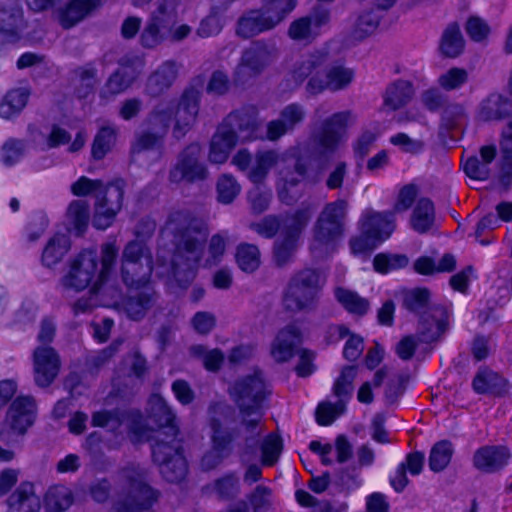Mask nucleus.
Wrapping results in <instances>:
<instances>
[{
    "instance_id": "obj_1",
    "label": "nucleus",
    "mask_w": 512,
    "mask_h": 512,
    "mask_svg": "<svg viewBox=\"0 0 512 512\" xmlns=\"http://www.w3.org/2000/svg\"><path fill=\"white\" fill-rule=\"evenodd\" d=\"M208 229L187 210L173 211L162 230V245L157 251L156 274L169 285L186 288L195 278L203 257Z\"/></svg>"
},
{
    "instance_id": "obj_2",
    "label": "nucleus",
    "mask_w": 512,
    "mask_h": 512,
    "mask_svg": "<svg viewBox=\"0 0 512 512\" xmlns=\"http://www.w3.org/2000/svg\"><path fill=\"white\" fill-rule=\"evenodd\" d=\"M200 101L201 90L191 86L183 92L176 105L159 103L148 115L147 129L136 137L132 152L141 153L160 148L172 120H174L173 136L177 139L184 137L196 122Z\"/></svg>"
},
{
    "instance_id": "obj_3",
    "label": "nucleus",
    "mask_w": 512,
    "mask_h": 512,
    "mask_svg": "<svg viewBox=\"0 0 512 512\" xmlns=\"http://www.w3.org/2000/svg\"><path fill=\"white\" fill-rule=\"evenodd\" d=\"M119 248L115 240L100 245L99 249L90 247L73 255L66 263L60 279L63 290L82 292L88 290L98 294L105 287H113L110 280L118 258Z\"/></svg>"
},
{
    "instance_id": "obj_4",
    "label": "nucleus",
    "mask_w": 512,
    "mask_h": 512,
    "mask_svg": "<svg viewBox=\"0 0 512 512\" xmlns=\"http://www.w3.org/2000/svg\"><path fill=\"white\" fill-rule=\"evenodd\" d=\"M148 406L149 417L160 428L156 431L155 442L152 445L153 459L167 481H181L187 474V463L181 451V443L177 439L175 414L159 394H153L149 398Z\"/></svg>"
},
{
    "instance_id": "obj_5",
    "label": "nucleus",
    "mask_w": 512,
    "mask_h": 512,
    "mask_svg": "<svg viewBox=\"0 0 512 512\" xmlns=\"http://www.w3.org/2000/svg\"><path fill=\"white\" fill-rule=\"evenodd\" d=\"M328 51L318 49L303 55L289 72V81L294 86H300L307 80L306 91L318 95L325 90L340 91L346 89L354 80V70L335 63L326 67Z\"/></svg>"
},
{
    "instance_id": "obj_6",
    "label": "nucleus",
    "mask_w": 512,
    "mask_h": 512,
    "mask_svg": "<svg viewBox=\"0 0 512 512\" xmlns=\"http://www.w3.org/2000/svg\"><path fill=\"white\" fill-rule=\"evenodd\" d=\"M292 157H294L292 151L284 153L274 150L259 151L253 158L247 176L253 183L258 184L265 181L271 170L277 171L279 178L276 186L279 198L282 202L291 204L300 196L297 186L306 173V168L300 161L295 162L294 170L288 169Z\"/></svg>"
},
{
    "instance_id": "obj_7",
    "label": "nucleus",
    "mask_w": 512,
    "mask_h": 512,
    "mask_svg": "<svg viewBox=\"0 0 512 512\" xmlns=\"http://www.w3.org/2000/svg\"><path fill=\"white\" fill-rule=\"evenodd\" d=\"M257 119L242 111L230 113L218 126L210 141L208 159L213 164H224L239 142L258 137Z\"/></svg>"
},
{
    "instance_id": "obj_8",
    "label": "nucleus",
    "mask_w": 512,
    "mask_h": 512,
    "mask_svg": "<svg viewBox=\"0 0 512 512\" xmlns=\"http://www.w3.org/2000/svg\"><path fill=\"white\" fill-rule=\"evenodd\" d=\"M71 192L78 197L95 196L93 225L97 229L105 230L110 227L122 207L124 196L122 181L105 185L102 180L81 176L72 183Z\"/></svg>"
},
{
    "instance_id": "obj_9",
    "label": "nucleus",
    "mask_w": 512,
    "mask_h": 512,
    "mask_svg": "<svg viewBox=\"0 0 512 512\" xmlns=\"http://www.w3.org/2000/svg\"><path fill=\"white\" fill-rule=\"evenodd\" d=\"M229 392L241 410L246 431L252 436L259 435L262 431L261 403L269 392L262 373L255 370L253 374L239 378L231 385Z\"/></svg>"
},
{
    "instance_id": "obj_10",
    "label": "nucleus",
    "mask_w": 512,
    "mask_h": 512,
    "mask_svg": "<svg viewBox=\"0 0 512 512\" xmlns=\"http://www.w3.org/2000/svg\"><path fill=\"white\" fill-rule=\"evenodd\" d=\"M158 494L145 481V473L136 467L123 469L117 480L115 508L119 512H141L151 507Z\"/></svg>"
},
{
    "instance_id": "obj_11",
    "label": "nucleus",
    "mask_w": 512,
    "mask_h": 512,
    "mask_svg": "<svg viewBox=\"0 0 512 512\" xmlns=\"http://www.w3.org/2000/svg\"><path fill=\"white\" fill-rule=\"evenodd\" d=\"M347 210V202L341 199L324 206L313 229L311 251L315 257L327 255L334 250L336 242L344 233Z\"/></svg>"
},
{
    "instance_id": "obj_12",
    "label": "nucleus",
    "mask_w": 512,
    "mask_h": 512,
    "mask_svg": "<svg viewBox=\"0 0 512 512\" xmlns=\"http://www.w3.org/2000/svg\"><path fill=\"white\" fill-rule=\"evenodd\" d=\"M324 283L325 277L317 270L299 271L290 279L285 290L283 296L285 308L292 312L312 310Z\"/></svg>"
},
{
    "instance_id": "obj_13",
    "label": "nucleus",
    "mask_w": 512,
    "mask_h": 512,
    "mask_svg": "<svg viewBox=\"0 0 512 512\" xmlns=\"http://www.w3.org/2000/svg\"><path fill=\"white\" fill-rule=\"evenodd\" d=\"M297 0H271L259 10H252L243 15L237 26V34L251 38L276 27L292 12Z\"/></svg>"
},
{
    "instance_id": "obj_14",
    "label": "nucleus",
    "mask_w": 512,
    "mask_h": 512,
    "mask_svg": "<svg viewBox=\"0 0 512 512\" xmlns=\"http://www.w3.org/2000/svg\"><path fill=\"white\" fill-rule=\"evenodd\" d=\"M152 270L148 248L140 241L129 242L121 259L122 279L126 286L135 290L147 287Z\"/></svg>"
},
{
    "instance_id": "obj_15",
    "label": "nucleus",
    "mask_w": 512,
    "mask_h": 512,
    "mask_svg": "<svg viewBox=\"0 0 512 512\" xmlns=\"http://www.w3.org/2000/svg\"><path fill=\"white\" fill-rule=\"evenodd\" d=\"M231 409L225 405H215L211 409V450L202 458V467L212 469L219 465L229 455L230 445L233 440L232 433L228 430Z\"/></svg>"
},
{
    "instance_id": "obj_16",
    "label": "nucleus",
    "mask_w": 512,
    "mask_h": 512,
    "mask_svg": "<svg viewBox=\"0 0 512 512\" xmlns=\"http://www.w3.org/2000/svg\"><path fill=\"white\" fill-rule=\"evenodd\" d=\"M356 123V115L345 110L326 118L312 136L315 149L321 155L332 154L346 138V131Z\"/></svg>"
},
{
    "instance_id": "obj_17",
    "label": "nucleus",
    "mask_w": 512,
    "mask_h": 512,
    "mask_svg": "<svg viewBox=\"0 0 512 512\" xmlns=\"http://www.w3.org/2000/svg\"><path fill=\"white\" fill-rule=\"evenodd\" d=\"M312 212L313 208L307 205L285 219L280 237L274 247V258L278 265H283L291 259L301 232L310 220Z\"/></svg>"
},
{
    "instance_id": "obj_18",
    "label": "nucleus",
    "mask_w": 512,
    "mask_h": 512,
    "mask_svg": "<svg viewBox=\"0 0 512 512\" xmlns=\"http://www.w3.org/2000/svg\"><path fill=\"white\" fill-rule=\"evenodd\" d=\"M276 58V51L273 47L262 42H255L244 50L238 63L234 79L236 82L244 83L256 77L264 71Z\"/></svg>"
},
{
    "instance_id": "obj_19",
    "label": "nucleus",
    "mask_w": 512,
    "mask_h": 512,
    "mask_svg": "<svg viewBox=\"0 0 512 512\" xmlns=\"http://www.w3.org/2000/svg\"><path fill=\"white\" fill-rule=\"evenodd\" d=\"M200 157L201 147L199 144L187 146L170 171V181L173 183H191L204 180L208 172L205 165L199 161Z\"/></svg>"
},
{
    "instance_id": "obj_20",
    "label": "nucleus",
    "mask_w": 512,
    "mask_h": 512,
    "mask_svg": "<svg viewBox=\"0 0 512 512\" xmlns=\"http://www.w3.org/2000/svg\"><path fill=\"white\" fill-rule=\"evenodd\" d=\"M126 423L128 430L135 435L137 441L150 440L149 431L142 425V416L138 411L121 413L118 410H101L93 413L92 425L117 429Z\"/></svg>"
},
{
    "instance_id": "obj_21",
    "label": "nucleus",
    "mask_w": 512,
    "mask_h": 512,
    "mask_svg": "<svg viewBox=\"0 0 512 512\" xmlns=\"http://www.w3.org/2000/svg\"><path fill=\"white\" fill-rule=\"evenodd\" d=\"M329 22V10L316 9L311 15L293 21L288 35L295 41L311 42L327 29Z\"/></svg>"
},
{
    "instance_id": "obj_22",
    "label": "nucleus",
    "mask_w": 512,
    "mask_h": 512,
    "mask_svg": "<svg viewBox=\"0 0 512 512\" xmlns=\"http://www.w3.org/2000/svg\"><path fill=\"white\" fill-rule=\"evenodd\" d=\"M358 228L363 235H371L372 239H378L383 243L390 238L396 228L394 212L366 209L361 214Z\"/></svg>"
},
{
    "instance_id": "obj_23",
    "label": "nucleus",
    "mask_w": 512,
    "mask_h": 512,
    "mask_svg": "<svg viewBox=\"0 0 512 512\" xmlns=\"http://www.w3.org/2000/svg\"><path fill=\"white\" fill-rule=\"evenodd\" d=\"M61 362L57 352L50 346L39 345L33 352V372L35 383L48 387L57 377Z\"/></svg>"
},
{
    "instance_id": "obj_24",
    "label": "nucleus",
    "mask_w": 512,
    "mask_h": 512,
    "mask_svg": "<svg viewBox=\"0 0 512 512\" xmlns=\"http://www.w3.org/2000/svg\"><path fill=\"white\" fill-rule=\"evenodd\" d=\"M301 342V331L296 324H289L278 331L270 344V356L276 363L290 361Z\"/></svg>"
},
{
    "instance_id": "obj_25",
    "label": "nucleus",
    "mask_w": 512,
    "mask_h": 512,
    "mask_svg": "<svg viewBox=\"0 0 512 512\" xmlns=\"http://www.w3.org/2000/svg\"><path fill=\"white\" fill-rule=\"evenodd\" d=\"M34 419V400L31 397L19 396L12 402L7 411L5 426L13 433L24 434L33 424Z\"/></svg>"
},
{
    "instance_id": "obj_26",
    "label": "nucleus",
    "mask_w": 512,
    "mask_h": 512,
    "mask_svg": "<svg viewBox=\"0 0 512 512\" xmlns=\"http://www.w3.org/2000/svg\"><path fill=\"white\" fill-rule=\"evenodd\" d=\"M144 68L143 60L136 58L131 64L122 63L120 68L107 80L101 96L108 98L126 91Z\"/></svg>"
},
{
    "instance_id": "obj_27",
    "label": "nucleus",
    "mask_w": 512,
    "mask_h": 512,
    "mask_svg": "<svg viewBox=\"0 0 512 512\" xmlns=\"http://www.w3.org/2000/svg\"><path fill=\"white\" fill-rule=\"evenodd\" d=\"M305 116L306 111L302 105L291 103L285 106L281 110L279 118L267 124V138L274 141L293 131L297 125L303 122Z\"/></svg>"
},
{
    "instance_id": "obj_28",
    "label": "nucleus",
    "mask_w": 512,
    "mask_h": 512,
    "mask_svg": "<svg viewBox=\"0 0 512 512\" xmlns=\"http://www.w3.org/2000/svg\"><path fill=\"white\" fill-rule=\"evenodd\" d=\"M177 76V63L165 61L148 77L145 92L151 97L160 96L172 86Z\"/></svg>"
},
{
    "instance_id": "obj_29",
    "label": "nucleus",
    "mask_w": 512,
    "mask_h": 512,
    "mask_svg": "<svg viewBox=\"0 0 512 512\" xmlns=\"http://www.w3.org/2000/svg\"><path fill=\"white\" fill-rule=\"evenodd\" d=\"M24 28V13L19 0H5L0 3V32L17 35Z\"/></svg>"
},
{
    "instance_id": "obj_30",
    "label": "nucleus",
    "mask_w": 512,
    "mask_h": 512,
    "mask_svg": "<svg viewBox=\"0 0 512 512\" xmlns=\"http://www.w3.org/2000/svg\"><path fill=\"white\" fill-rule=\"evenodd\" d=\"M447 324V312L444 307H432L422 317L420 322V334L422 340L431 342L441 337Z\"/></svg>"
},
{
    "instance_id": "obj_31",
    "label": "nucleus",
    "mask_w": 512,
    "mask_h": 512,
    "mask_svg": "<svg viewBox=\"0 0 512 512\" xmlns=\"http://www.w3.org/2000/svg\"><path fill=\"white\" fill-rule=\"evenodd\" d=\"M495 155L494 146H483L479 156L470 157L463 162L464 172L472 180H486L490 175V165Z\"/></svg>"
},
{
    "instance_id": "obj_32",
    "label": "nucleus",
    "mask_w": 512,
    "mask_h": 512,
    "mask_svg": "<svg viewBox=\"0 0 512 512\" xmlns=\"http://www.w3.org/2000/svg\"><path fill=\"white\" fill-rule=\"evenodd\" d=\"M120 296L118 298V304L116 306H121V308L126 312L127 316L133 320H139L145 316L148 310L152 308L154 305V292L150 287L143 288L140 292H134V294L130 295L128 299L119 302Z\"/></svg>"
},
{
    "instance_id": "obj_33",
    "label": "nucleus",
    "mask_w": 512,
    "mask_h": 512,
    "mask_svg": "<svg viewBox=\"0 0 512 512\" xmlns=\"http://www.w3.org/2000/svg\"><path fill=\"white\" fill-rule=\"evenodd\" d=\"M30 96L31 90L26 86L7 91L0 102V117L10 120L20 115L27 106Z\"/></svg>"
},
{
    "instance_id": "obj_34",
    "label": "nucleus",
    "mask_w": 512,
    "mask_h": 512,
    "mask_svg": "<svg viewBox=\"0 0 512 512\" xmlns=\"http://www.w3.org/2000/svg\"><path fill=\"white\" fill-rule=\"evenodd\" d=\"M414 88L410 81L397 80L391 83L383 96V109L395 111L408 104L414 96Z\"/></svg>"
},
{
    "instance_id": "obj_35",
    "label": "nucleus",
    "mask_w": 512,
    "mask_h": 512,
    "mask_svg": "<svg viewBox=\"0 0 512 512\" xmlns=\"http://www.w3.org/2000/svg\"><path fill=\"white\" fill-rule=\"evenodd\" d=\"M40 501L31 483H22L8 499L7 512H38Z\"/></svg>"
},
{
    "instance_id": "obj_36",
    "label": "nucleus",
    "mask_w": 512,
    "mask_h": 512,
    "mask_svg": "<svg viewBox=\"0 0 512 512\" xmlns=\"http://www.w3.org/2000/svg\"><path fill=\"white\" fill-rule=\"evenodd\" d=\"M98 5L99 0H72L64 8L58 10L57 19L64 28H70Z\"/></svg>"
},
{
    "instance_id": "obj_37",
    "label": "nucleus",
    "mask_w": 512,
    "mask_h": 512,
    "mask_svg": "<svg viewBox=\"0 0 512 512\" xmlns=\"http://www.w3.org/2000/svg\"><path fill=\"white\" fill-rule=\"evenodd\" d=\"M119 295L120 290L116 287H105L98 294L88 291V295L79 298L72 308L75 314L86 313L99 305L118 304Z\"/></svg>"
},
{
    "instance_id": "obj_38",
    "label": "nucleus",
    "mask_w": 512,
    "mask_h": 512,
    "mask_svg": "<svg viewBox=\"0 0 512 512\" xmlns=\"http://www.w3.org/2000/svg\"><path fill=\"white\" fill-rule=\"evenodd\" d=\"M509 458L510 453L506 447H483L475 453L474 463L478 469L494 471L504 466Z\"/></svg>"
},
{
    "instance_id": "obj_39",
    "label": "nucleus",
    "mask_w": 512,
    "mask_h": 512,
    "mask_svg": "<svg viewBox=\"0 0 512 512\" xmlns=\"http://www.w3.org/2000/svg\"><path fill=\"white\" fill-rule=\"evenodd\" d=\"M436 223L434 204L428 198H421L417 201L411 218L410 225L418 233H425L431 230Z\"/></svg>"
},
{
    "instance_id": "obj_40",
    "label": "nucleus",
    "mask_w": 512,
    "mask_h": 512,
    "mask_svg": "<svg viewBox=\"0 0 512 512\" xmlns=\"http://www.w3.org/2000/svg\"><path fill=\"white\" fill-rule=\"evenodd\" d=\"M70 247V239L66 234H55L43 249L42 264L46 267L57 265L70 250Z\"/></svg>"
},
{
    "instance_id": "obj_41",
    "label": "nucleus",
    "mask_w": 512,
    "mask_h": 512,
    "mask_svg": "<svg viewBox=\"0 0 512 512\" xmlns=\"http://www.w3.org/2000/svg\"><path fill=\"white\" fill-rule=\"evenodd\" d=\"M89 222V205L84 200H73L66 211L68 229L76 235H82Z\"/></svg>"
},
{
    "instance_id": "obj_42",
    "label": "nucleus",
    "mask_w": 512,
    "mask_h": 512,
    "mask_svg": "<svg viewBox=\"0 0 512 512\" xmlns=\"http://www.w3.org/2000/svg\"><path fill=\"white\" fill-rule=\"evenodd\" d=\"M448 93V73L442 74L437 83L421 94V102L429 111L435 112L446 103Z\"/></svg>"
},
{
    "instance_id": "obj_43",
    "label": "nucleus",
    "mask_w": 512,
    "mask_h": 512,
    "mask_svg": "<svg viewBox=\"0 0 512 512\" xmlns=\"http://www.w3.org/2000/svg\"><path fill=\"white\" fill-rule=\"evenodd\" d=\"M335 297L343 308L353 315L363 316L370 308L369 301L366 298L361 297L355 291L343 287L335 289Z\"/></svg>"
},
{
    "instance_id": "obj_44",
    "label": "nucleus",
    "mask_w": 512,
    "mask_h": 512,
    "mask_svg": "<svg viewBox=\"0 0 512 512\" xmlns=\"http://www.w3.org/2000/svg\"><path fill=\"white\" fill-rule=\"evenodd\" d=\"M511 108L510 102L500 94L489 95L480 105L479 117L482 120H495L504 116Z\"/></svg>"
},
{
    "instance_id": "obj_45",
    "label": "nucleus",
    "mask_w": 512,
    "mask_h": 512,
    "mask_svg": "<svg viewBox=\"0 0 512 512\" xmlns=\"http://www.w3.org/2000/svg\"><path fill=\"white\" fill-rule=\"evenodd\" d=\"M164 24L158 17L150 16L140 32L139 42L146 49H154L161 45L166 36L163 31Z\"/></svg>"
},
{
    "instance_id": "obj_46",
    "label": "nucleus",
    "mask_w": 512,
    "mask_h": 512,
    "mask_svg": "<svg viewBox=\"0 0 512 512\" xmlns=\"http://www.w3.org/2000/svg\"><path fill=\"white\" fill-rule=\"evenodd\" d=\"M246 502L252 512H269L274 507L273 490L259 484L246 496Z\"/></svg>"
},
{
    "instance_id": "obj_47",
    "label": "nucleus",
    "mask_w": 512,
    "mask_h": 512,
    "mask_svg": "<svg viewBox=\"0 0 512 512\" xmlns=\"http://www.w3.org/2000/svg\"><path fill=\"white\" fill-rule=\"evenodd\" d=\"M73 502L71 490L64 485H56L47 491L45 505L50 512H63Z\"/></svg>"
},
{
    "instance_id": "obj_48",
    "label": "nucleus",
    "mask_w": 512,
    "mask_h": 512,
    "mask_svg": "<svg viewBox=\"0 0 512 512\" xmlns=\"http://www.w3.org/2000/svg\"><path fill=\"white\" fill-rule=\"evenodd\" d=\"M497 218L493 214L484 216L477 224V231L485 229H497L500 227V221L512 222V202H501L496 208Z\"/></svg>"
},
{
    "instance_id": "obj_49",
    "label": "nucleus",
    "mask_w": 512,
    "mask_h": 512,
    "mask_svg": "<svg viewBox=\"0 0 512 512\" xmlns=\"http://www.w3.org/2000/svg\"><path fill=\"white\" fill-rule=\"evenodd\" d=\"M357 375V369L354 366H346L341 370L340 375L335 379L333 393L338 399H343L347 403L352 395L353 381Z\"/></svg>"
},
{
    "instance_id": "obj_50",
    "label": "nucleus",
    "mask_w": 512,
    "mask_h": 512,
    "mask_svg": "<svg viewBox=\"0 0 512 512\" xmlns=\"http://www.w3.org/2000/svg\"><path fill=\"white\" fill-rule=\"evenodd\" d=\"M236 261L245 272H253L260 265V252L255 245L241 244L237 248Z\"/></svg>"
},
{
    "instance_id": "obj_51",
    "label": "nucleus",
    "mask_w": 512,
    "mask_h": 512,
    "mask_svg": "<svg viewBox=\"0 0 512 512\" xmlns=\"http://www.w3.org/2000/svg\"><path fill=\"white\" fill-rule=\"evenodd\" d=\"M409 263V259L404 254H378L373 260L374 269L382 274L394 270L402 269Z\"/></svg>"
},
{
    "instance_id": "obj_52",
    "label": "nucleus",
    "mask_w": 512,
    "mask_h": 512,
    "mask_svg": "<svg viewBox=\"0 0 512 512\" xmlns=\"http://www.w3.org/2000/svg\"><path fill=\"white\" fill-rule=\"evenodd\" d=\"M115 140L116 130L112 127H102L93 142V157L95 159H102L112 149Z\"/></svg>"
},
{
    "instance_id": "obj_53",
    "label": "nucleus",
    "mask_w": 512,
    "mask_h": 512,
    "mask_svg": "<svg viewBox=\"0 0 512 512\" xmlns=\"http://www.w3.org/2000/svg\"><path fill=\"white\" fill-rule=\"evenodd\" d=\"M502 383V378L495 372L480 370L473 380V388L477 393H496Z\"/></svg>"
},
{
    "instance_id": "obj_54",
    "label": "nucleus",
    "mask_w": 512,
    "mask_h": 512,
    "mask_svg": "<svg viewBox=\"0 0 512 512\" xmlns=\"http://www.w3.org/2000/svg\"><path fill=\"white\" fill-rule=\"evenodd\" d=\"M346 403L343 399H338L335 403H320L316 410V419L318 424L330 425L337 417L344 413Z\"/></svg>"
},
{
    "instance_id": "obj_55",
    "label": "nucleus",
    "mask_w": 512,
    "mask_h": 512,
    "mask_svg": "<svg viewBox=\"0 0 512 512\" xmlns=\"http://www.w3.org/2000/svg\"><path fill=\"white\" fill-rule=\"evenodd\" d=\"M379 19L372 12L360 15L353 27L352 37L355 40H363L372 35L378 28Z\"/></svg>"
},
{
    "instance_id": "obj_56",
    "label": "nucleus",
    "mask_w": 512,
    "mask_h": 512,
    "mask_svg": "<svg viewBox=\"0 0 512 512\" xmlns=\"http://www.w3.org/2000/svg\"><path fill=\"white\" fill-rule=\"evenodd\" d=\"M240 190V185L232 175L224 174L218 179L217 194L221 203H231L240 193Z\"/></svg>"
},
{
    "instance_id": "obj_57",
    "label": "nucleus",
    "mask_w": 512,
    "mask_h": 512,
    "mask_svg": "<svg viewBox=\"0 0 512 512\" xmlns=\"http://www.w3.org/2000/svg\"><path fill=\"white\" fill-rule=\"evenodd\" d=\"M212 490L222 499L234 498L240 493L239 479L234 474L225 475L214 482Z\"/></svg>"
},
{
    "instance_id": "obj_58",
    "label": "nucleus",
    "mask_w": 512,
    "mask_h": 512,
    "mask_svg": "<svg viewBox=\"0 0 512 512\" xmlns=\"http://www.w3.org/2000/svg\"><path fill=\"white\" fill-rule=\"evenodd\" d=\"M227 239V235L222 233L212 236L206 252V257L204 258V266L211 267L221 261L225 252Z\"/></svg>"
},
{
    "instance_id": "obj_59",
    "label": "nucleus",
    "mask_w": 512,
    "mask_h": 512,
    "mask_svg": "<svg viewBox=\"0 0 512 512\" xmlns=\"http://www.w3.org/2000/svg\"><path fill=\"white\" fill-rule=\"evenodd\" d=\"M262 463L265 466H273L282 451V440L275 434L268 435L262 443Z\"/></svg>"
},
{
    "instance_id": "obj_60",
    "label": "nucleus",
    "mask_w": 512,
    "mask_h": 512,
    "mask_svg": "<svg viewBox=\"0 0 512 512\" xmlns=\"http://www.w3.org/2000/svg\"><path fill=\"white\" fill-rule=\"evenodd\" d=\"M428 464L433 472L443 471L448 466V442L446 440L438 441L432 446Z\"/></svg>"
},
{
    "instance_id": "obj_61",
    "label": "nucleus",
    "mask_w": 512,
    "mask_h": 512,
    "mask_svg": "<svg viewBox=\"0 0 512 512\" xmlns=\"http://www.w3.org/2000/svg\"><path fill=\"white\" fill-rule=\"evenodd\" d=\"M191 353L196 357L202 358L204 367L209 371L218 370L224 360V355L219 349L207 351L201 345L193 346Z\"/></svg>"
},
{
    "instance_id": "obj_62",
    "label": "nucleus",
    "mask_w": 512,
    "mask_h": 512,
    "mask_svg": "<svg viewBox=\"0 0 512 512\" xmlns=\"http://www.w3.org/2000/svg\"><path fill=\"white\" fill-rule=\"evenodd\" d=\"M414 269L422 275H431L448 270V256L445 254L436 262L434 259L423 256L418 258L414 263Z\"/></svg>"
},
{
    "instance_id": "obj_63",
    "label": "nucleus",
    "mask_w": 512,
    "mask_h": 512,
    "mask_svg": "<svg viewBox=\"0 0 512 512\" xmlns=\"http://www.w3.org/2000/svg\"><path fill=\"white\" fill-rule=\"evenodd\" d=\"M379 135L380 132L376 129L363 131L353 144L355 156L363 160L372 150Z\"/></svg>"
},
{
    "instance_id": "obj_64",
    "label": "nucleus",
    "mask_w": 512,
    "mask_h": 512,
    "mask_svg": "<svg viewBox=\"0 0 512 512\" xmlns=\"http://www.w3.org/2000/svg\"><path fill=\"white\" fill-rule=\"evenodd\" d=\"M222 28V17L219 14L212 12L200 22L199 27L196 30V34L200 38H208L219 34Z\"/></svg>"
}]
</instances>
